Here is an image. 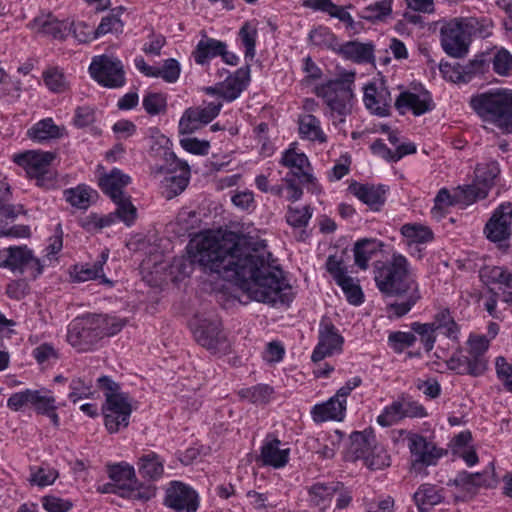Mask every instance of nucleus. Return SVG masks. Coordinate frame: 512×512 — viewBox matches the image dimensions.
Instances as JSON below:
<instances>
[{
	"instance_id": "7",
	"label": "nucleus",
	"mask_w": 512,
	"mask_h": 512,
	"mask_svg": "<svg viewBox=\"0 0 512 512\" xmlns=\"http://www.w3.org/2000/svg\"><path fill=\"white\" fill-rule=\"evenodd\" d=\"M190 325L195 340L202 347L213 352L224 351L228 348L221 320L214 313L196 315Z\"/></svg>"
},
{
	"instance_id": "1",
	"label": "nucleus",
	"mask_w": 512,
	"mask_h": 512,
	"mask_svg": "<svg viewBox=\"0 0 512 512\" xmlns=\"http://www.w3.org/2000/svg\"><path fill=\"white\" fill-rule=\"evenodd\" d=\"M194 261L204 272L235 281L253 300L277 306L292 301L291 286L275 264L264 240L226 233L202 234L194 241Z\"/></svg>"
},
{
	"instance_id": "11",
	"label": "nucleus",
	"mask_w": 512,
	"mask_h": 512,
	"mask_svg": "<svg viewBox=\"0 0 512 512\" xmlns=\"http://www.w3.org/2000/svg\"><path fill=\"white\" fill-rule=\"evenodd\" d=\"M91 77L100 85L119 88L125 84V72L120 60L107 55L95 57L90 66Z\"/></svg>"
},
{
	"instance_id": "51",
	"label": "nucleus",
	"mask_w": 512,
	"mask_h": 512,
	"mask_svg": "<svg viewBox=\"0 0 512 512\" xmlns=\"http://www.w3.org/2000/svg\"><path fill=\"white\" fill-rule=\"evenodd\" d=\"M273 389L264 384L256 385L251 388L239 391V396L254 404H265L269 401Z\"/></svg>"
},
{
	"instance_id": "27",
	"label": "nucleus",
	"mask_w": 512,
	"mask_h": 512,
	"mask_svg": "<svg viewBox=\"0 0 512 512\" xmlns=\"http://www.w3.org/2000/svg\"><path fill=\"white\" fill-rule=\"evenodd\" d=\"M346 411V400L338 398L335 394L328 401L317 404L312 409V416L316 422L328 420L340 421L344 418Z\"/></svg>"
},
{
	"instance_id": "59",
	"label": "nucleus",
	"mask_w": 512,
	"mask_h": 512,
	"mask_svg": "<svg viewBox=\"0 0 512 512\" xmlns=\"http://www.w3.org/2000/svg\"><path fill=\"white\" fill-rule=\"evenodd\" d=\"M71 392L68 397L71 401L76 403L78 400L89 398L92 395L91 381L85 382L81 378H75L70 383Z\"/></svg>"
},
{
	"instance_id": "47",
	"label": "nucleus",
	"mask_w": 512,
	"mask_h": 512,
	"mask_svg": "<svg viewBox=\"0 0 512 512\" xmlns=\"http://www.w3.org/2000/svg\"><path fill=\"white\" fill-rule=\"evenodd\" d=\"M401 233L411 243H427L433 239L431 229L420 224H405Z\"/></svg>"
},
{
	"instance_id": "54",
	"label": "nucleus",
	"mask_w": 512,
	"mask_h": 512,
	"mask_svg": "<svg viewBox=\"0 0 512 512\" xmlns=\"http://www.w3.org/2000/svg\"><path fill=\"white\" fill-rule=\"evenodd\" d=\"M123 22L116 14H110L102 18L100 24L95 29L96 37L104 36L108 33L119 34L123 32Z\"/></svg>"
},
{
	"instance_id": "32",
	"label": "nucleus",
	"mask_w": 512,
	"mask_h": 512,
	"mask_svg": "<svg viewBox=\"0 0 512 512\" xmlns=\"http://www.w3.org/2000/svg\"><path fill=\"white\" fill-rule=\"evenodd\" d=\"M304 6L314 11L327 13L329 16L345 23L351 30L355 29V22L350 13L344 7L336 5L331 0H306Z\"/></svg>"
},
{
	"instance_id": "16",
	"label": "nucleus",
	"mask_w": 512,
	"mask_h": 512,
	"mask_svg": "<svg viewBox=\"0 0 512 512\" xmlns=\"http://www.w3.org/2000/svg\"><path fill=\"white\" fill-rule=\"evenodd\" d=\"M222 108L221 102H210L205 106L186 109L179 121V133L191 134L202 126L210 123L218 116Z\"/></svg>"
},
{
	"instance_id": "36",
	"label": "nucleus",
	"mask_w": 512,
	"mask_h": 512,
	"mask_svg": "<svg viewBox=\"0 0 512 512\" xmlns=\"http://www.w3.org/2000/svg\"><path fill=\"white\" fill-rule=\"evenodd\" d=\"M350 453L355 460L365 459L367 454L373 448L376 442V437L372 431L365 430L363 432H353L350 436Z\"/></svg>"
},
{
	"instance_id": "26",
	"label": "nucleus",
	"mask_w": 512,
	"mask_h": 512,
	"mask_svg": "<svg viewBox=\"0 0 512 512\" xmlns=\"http://www.w3.org/2000/svg\"><path fill=\"white\" fill-rule=\"evenodd\" d=\"M349 190L373 210H379L385 202L386 189L383 185L354 183L349 186Z\"/></svg>"
},
{
	"instance_id": "52",
	"label": "nucleus",
	"mask_w": 512,
	"mask_h": 512,
	"mask_svg": "<svg viewBox=\"0 0 512 512\" xmlns=\"http://www.w3.org/2000/svg\"><path fill=\"white\" fill-rule=\"evenodd\" d=\"M142 105L149 115L155 116L165 113L167 100L161 93H148L144 96Z\"/></svg>"
},
{
	"instance_id": "31",
	"label": "nucleus",
	"mask_w": 512,
	"mask_h": 512,
	"mask_svg": "<svg viewBox=\"0 0 512 512\" xmlns=\"http://www.w3.org/2000/svg\"><path fill=\"white\" fill-rule=\"evenodd\" d=\"M130 181L131 179L127 174L114 168L99 179V186L102 191L113 200L124 195L123 188L126 187Z\"/></svg>"
},
{
	"instance_id": "4",
	"label": "nucleus",
	"mask_w": 512,
	"mask_h": 512,
	"mask_svg": "<svg viewBox=\"0 0 512 512\" xmlns=\"http://www.w3.org/2000/svg\"><path fill=\"white\" fill-rule=\"evenodd\" d=\"M354 80L355 73L345 71L339 77L329 80L316 88L317 96L324 99L332 117H339V123H343L345 117L352 111L354 99L352 87Z\"/></svg>"
},
{
	"instance_id": "10",
	"label": "nucleus",
	"mask_w": 512,
	"mask_h": 512,
	"mask_svg": "<svg viewBox=\"0 0 512 512\" xmlns=\"http://www.w3.org/2000/svg\"><path fill=\"white\" fill-rule=\"evenodd\" d=\"M101 340L95 314L74 319L68 326L67 341L80 352L91 350Z\"/></svg>"
},
{
	"instance_id": "57",
	"label": "nucleus",
	"mask_w": 512,
	"mask_h": 512,
	"mask_svg": "<svg viewBox=\"0 0 512 512\" xmlns=\"http://www.w3.org/2000/svg\"><path fill=\"white\" fill-rule=\"evenodd\" d=\"M239 36L242 40V43L245 47V57L246 58H254L255 56V44H256V36L257 30L255 27L251 26L250 23L246 22L239 31Z\"/></svg>"
},
{
	"instance_id": "49",
	"label": "nucleus",
	"mask_w": 512,
	"mask_h": 512,
	"mask_svg": "<svg viewBox=\"0 0 512 512\" xmlns=\"http://www.w3.org/2000/svg\"><path fill=\"white\" fill-rule=\"evenodd\" d=\"M468 354L472 360H481L484 364V372L487 370L488 361L485 358V353L489 348V340L486 336H473L468 339Z\"/></svg>"
},
{
	"instance_id": "8",
	"label": "nucleus",
	"mask_w": 512,
	"mask_h": 512,
	"mask_svg": "<svg viewBox=\"0 0 512 512\" xmlns=\"http://www.w3.org/2000/svg\"><path fill=\"white\" fill-rule=\"evenodd\" d=\"M56 155L53 152L26 151L14 156V161L22 166L30 178L36 180L39 187L49 189L55 184L54 174L49 167Z\"/></svg>"
},
{
	"instance_id": "2",
	"label": "nucleus",
	"mask_w": 512,
	"mask_h": 512,
	"mask_svg": "<svg viewBox=\"0 0 512 512\" xmlns=\"http://www.w3.org/2000/svg\"><path fill=\"white\" fill-rule=\"evenodd\" d=\"M375 282L380 292L386 296H406L405 301L387 305L389 318L403 317L421 299L418 283L410 272L408 260L401 254L394 253L390 261L376 264Z\"/></svg>"
},
{
	"instance_id": "12",
	"label": "nucleus",
	"mask_w": 512,
	"mask_h": 512,
	"mask_svg": "<svg viewBox=\"0 0 512 512\" xmlns=\"http://www.w3.org/2000/svg\"><path fill=\"white\" fill-rule=\"evenodd\" d=\"M427 412L423 405L402 394L397 400L386 406L377 417V423L382 427H389L404 418H423Z\"/></svg>"
},
{
	"instance_id": "24",
	"label": "nucleus",
	"mask_w": 512,
	"mask_h": 512,
	"mask_svg": "<svg viewBox=\"0 0 512 512\" xmlns=\"http://www.w3.org/2000/svg\"><path fill=\"white\" fill-rule=\"evenodd\" d=\"M250 81L249 67L239 68L233 75H230L221 83V98L227 102L236 100L246 89Z\"/></svg>"
},
{
	"instance_id": "9",
	"label": "nucleus",
	"mask_w": 512,
	"mask_h": 512,
	"mask_svg": "<svg viewBox=\"0 0 512 512\" xmlns=\"http://www.w3.org/2000/svg\"><path fill=\"white\" fill-rule=\"evenodd\" d=\"M500 173L497 162L478 164L475 168V178L472 184L458 187V198L466 205L487 197Z\"/></svg>"
},
{
	"instance_id": "30",
	"label": "nucleus",
	"mask_w": 512,
	"mask_h": 512,
	"mask_svg": "<svg viewBox=\"0 0 512 512\" xmlns=\"http://www.w3.org/2000/svg\"><path fill=\"white\" fill-rule=\"evenodd\" d=\"M447 367L459 375L478 377L484 374V364L481 360H472L462 352L455 353L447 361Z\"/></svg>"
},
{
	"instance_id": "50",
	"label": "nucleus",
	"mask_w": 512,
	"mask_h": 512,
	"mask_svg": "<svg viewBox=\"0 0 512 512\" xmlns=\"http://www.w3.org/2000/svg\"><path fill=\"white\" fill-rule=\"evenodd\" d=\"M365 465L371 470H380L390 466V456L387 451L376 442L372 450L364 459Z\"/></svg>"
},
{
	"instance_id": "64",
	"label": "nucleus",
	"mask_w": 512,
	"mask_h": 512,
	"mask_svg": "<svg viewBox=\"0 0 512 512\" xmlns=\"http://www.w3.org/2000/svg\"><path fill=\"white\" fill-rule=\"evenodd\" d=\"M33 393L36 394L37 399L31 400V405L34 406L37 413L46 415L52 408H56L53 396L40 390H33Z\"/></svg>"
},
{
	"instance_id": "39",
	"label": "nucleus",
	"mask_w": 512,
	"mask_h": 512,
	"mask_svg": "<svg viewBox=\"0 0 512 512\" xmlns=\"http://www.w3.org/2000/svg\"><path fill=\"white\" fill-rule=\"evenodd\" d=\"M97 192L85 185H79L64 191L65 199L73 207L86 210L94 200Z\"/></svg>"
},
{
	"instance_id": "38",
	"label": "nucleus",
	"mask_w": 512,
	"mask_h": 512,
	"mask_svg": "<svg viewBox=\"0 0 512 512\" xmlns=\"http://www.w3.org/2000/svg\"><path fill=\"white\" fill-rule=\"evenodd\" d=\"M109 477L120 489L134 490L137 485L134 468L130 465L115 464L109 468Z\"/></svg>"
},
{
	"instance_id": "56",
	"label": "nucleus",
	"mask_w": 512,
	"mask_h": 512,
	"mask_svg": "<svg viewBox=\"0 0 512 512\" xmlns=\"http://www.w3.org/2000/svg\"><path fill=\"white\" fill-rule=\"evenodd\" d=\"M411 328L415 333H417L420 336L425 350L427 352L431 351L436 341V330L433 327V325L431 323L414 322L411 325Z\"/></svg>"
},
{
	"instance_id": "15",
	"label": "nucleus",
	"mask_w": 512,
	"mask_h": 512,
	"mask_svg": "<svg viewBox=\"0 0 512 512\" xmlns=\"http://www.w3.org/2000/svg\"><path fill=\"white\" fill-rule=\"evenodd\" d=\"M343 343L344 338L334 324L328 318H323L319 325L318 344L311 355L312 361L320 362L326 357L340 353Z\"/></svg>"
},
{
	"instance_id": "22",
	"label": "nucleus",
	"mask_w": 512,
	"mask_h": 512,
	"mask_svg": "<svg viewBox=\"0 0 512 512\" xmlns=\"http://www.w3.org/2000/svg\"><path fill=\"white\" fill-rule=\"evenodd\" d=\"M170 158L175 159L176 167L180 169L179 175H168L163 180L164 195L172 199L181 194L187 187L190 177V169L186 162L176 159L174 153H169Z\"/></svg>"
},
{
	"instance_id": "34",
	"label": "nucleus",
	"mask_w": 512,
	"mask_h": 512,
	"mask_svg": "<svg viewBox=\"0 0 512 512\" xmlns=\"http://www.w3.org/2000/svg\"><path fill=\"white\" fill-rule=\"evenodd\" d=\"M442 492L443 489L429 483L420 485L413 495L419 512H428L433 506L442 503L444 500Z\"/></svg>"
},
{
	"instance_id": "61",
	"label": "nucleus",
	"mask_w": 512,
	"mask_h": 512,
	"mask_svg": "<svg viewBox=\"0 0 512 512\" xmlns=\"http://www.w3.org/2000/svg\"><path fill=\"white\" fill-rule=\"evenodd\" d=\"M180 75V66L177 60L170 58L165 60L162 68L156 69V76L161 77L167 82H175Z\"/></svg>"
},
{
	"instance_id": "41",
	"label": "nucleus",
	"mask_w": 512,
	"mask_h": 512,
	"mask_svg": "<svg viewBox=\"0 0 512 512\" xmlns=\"http://www.w3.org/2000/svg\"><path fill=\"white\" fill-rule=\"evenodd\" d=\"M435 330H443V333L452 340L458 339L459 326L454 321L448 309H442L434 316L431 322Z\"/></svg>"
},
{
	"instance_id": "37",
	"label": "nucleus",
	"mask_w": 512,
	"mask_h": 512,
	"mask_svg": "<svg viewBox=\"0 0 512 512\" xmlns=\"http://www.w3.org/2000/svg\"><path fill=\"white\" fill-rule=\"evenodd\" d=\"M27 134L32 140L43 142L60 138L62 136V129L55 125L51 118H46L34 124Z\"/></svg>"
},
{
	"instance_id": "3",
	"label": "nucleus",
	"mask_w": 512,
	"mask_h": 512,
	"mask_svg": "<svg viewBox=\"0 0 512 512\" xmlns=\"http://www.w3.org/2000/svg\"><path fill=\"white\" fill-rule=\"evenodd\" d=\"M470 105L484 121L496 126L502 133H512V90L497 89L477 94Z\"/></svg>"
},
{
	"instance_id": "46",
	"label": "nucleus",
	"mask_w": 512,
	"mask_h": 512,
	"mask_svg": "<svg viewBox=\"0 0 512 512\" xmlns=\"http://www.w3.org/2000/svg\"><path fill=\"white\" fill-rule=\"evenodd\" d=\"M113 202L117 206L115 212L113 213L115 214L116 219L118 218L126 225L130 226L135 221L137 216L136 207L132 204L130 196H126L124 194L117 199H113Z\"/></svg>"
},
{
	"instance_id": "14",
	"label": "nucleus",
	"mask_w": 512,
	"mask_h": 512,
	"mask_svg": "<svg viewBox=\"0 0 512 512\" xmlns=\"http://www.w3.org/2000/svg\"><path fill=\"white\" fill-rule=\"evenodd\" d=\"M0 259L2 265L11 270H19L20 272H30L36 278L43 271L44 264L33 257L31 250L27 246H12L1 252Z\"/></svg>"
},
{
	"instance_id": "33",
	"label": "nucleus",
	"mask_w": 512,
	"mask_h": 512,
	"mask_svg": "<svg viewBox=\"0 0 512 512\" xmlns=\"http://www.w3.org/2000/svg\"><path fill=\"white\" fill-rule=\"evenodd\" d=\"M226 47L224 42L203 34V37L192 52V56L197 64L204 65L208 63L209 60L219 56L223 48Z\"/></svg>"
},
{
	"instance_id": "13",
	"label": "nucleus",
	"mask_w": 512,
	"mask_h": 512,
	"mask_svg": "<svg viewBox=\"0 0 512 512\" xmlns=\"http://www.w3.org/2000/svg\"><path fill=\"white\" fill-rule=\"evenodd\" d=\"M512 203L500 204L492 213L484 227L486 238L502 247L512 234Z\"/></svg>"
},
{
	"instance_id": "55",
	"label": "nucleus",
	"mask_w": 512,
	"mask_h": 512,
	"mask_svg": "<svg viewBox=\"0 0 512 512\" xmlns=\"http://www.w3.org/2000/svg\"><path fill=\"white\" fill-rule=\"evenodd\" d=\"M312 211L309 206L303 208L289 207L286 215L287 223L293 227L303 228L308 225Z\"/></svg>"
},
{
	"instance_id": "21",
	"label": "nucleus",
	"mask_w": 512,
	"mask_h": 512,
	"mask_svg": "<svg viewBox=\"0 0 512 512\" xmlns=\"http://www.w3.org/2000/svg\"><path fill=\"white\" fill-rule=\"evenodd\" d=\"M395 107L401 114H404L403 109L408 108L414 115L420 116L431 111L434 108V103L427 91L421 94L406 91L399 94L395 101Z\"/></svg>"
},
{
	"instance_id": "44",
	"label": "nucleus",
	"mask_w": 512,
	"mask_h": 512,
	"mask_svg": "<svg viewBox=\"0 0 512 512\" xmlns=\"http://www.w3.org/2000/svg\"><path fill=\"white\" fill-rule=\"evenodd\" d=\"M95 319L99 326L101 339L117 334L127 323L126 319L118 318L116 316L95 315Z\"/></svg>"
},
{
	"instance_id": "23",
	"label": "nucleus",
	"mask_w": 512,
	"mask_h": 512,
	"mask_svg": "<svg viewBox=\"0 0 512 512\" xmlns=\"http://www.w3.org/2000/svg\"><path fill=\"white\" fill-rule=\"evenodd\" d=\"M392 99L386 88L377 89L374 84L365 87L364 103L365 106L378 116L389 115Z\"/></svg>"
},
{
	"instance_id": "20",
	"label": "nucleus",
	"mask_w": 512,
	"mask_h": 512,
	"mask_svg": "<svg viewBox=\"0 0 512 512\" xmlns=\"http://www.w3.org/2000/svg\"><path fill=\"white\" fill-rule=\"evenodd\" d=\"M29 27L32 31L43 36H51L54 39H64L71 31V25L66 21H59L51 14L35 17Z\"/></svg>"
},
{
	"instance_id": "53",
	"label": "nucleus",
	"mask_w": 512,
	"mask_h": 512,
	"mask_svg": "<svg viewBox=\"0 0 512 512\" xmlns=\"http://www.w3.org/2000/svg\"><path fill=\"white\" fill-rule=\"evenodd\" d=\"M459 191L455 195L456 200H453L449 191L446 188H442L438 191L435 197V205L431 209V214L436 219H441L444 215V208L454 205L457 201H461L458 198Z\"/></svg>"
},
{
	"instance_id": "6",
	"label": "nucleus",
	"mask_w": 512,
	"mask_h": 512,
	"mask_svg": "<svg viewBox=\"0 0 512 512\" xmlns=\"http://www.w3.org/2000/svg\"><path fill=\"white\" fill-rule=\"evenodd\" d=\"M475 32L472 18H454L445 22L441 29V46L451 57L462 58L469 50L471 36Z\"/></svg>"
},
{
	"instance_id": "45",
	"label": "nucleus",
	"mask_w": 512,
	"mask_h": 512,
	"mask_svg": "<svg viewBox=\"0 0 512 512\" xmlns=\"http://www.w3.org/2000/svg\"><path fill=\"white\" fill-rule=\"evenodd\" d=\"M336 283L341 287L350 304L360 305L364 301V294L357 279L347 275Z\"/></svg>"
},
{
	"instance_id": "63",
	"label": "nucleus",
	"mask_w": 512,
	"mask_h": 512,
	"mask_svg": "<svg viewBox=\"0 0 512 512\" xmlns=\"http://www.w3.org/2000/svg\"><path fill=\"white\" fill-rule=\"evenodd\" d=\"M389 343H391L396 351L401 352L405 348L411 347L415 341L416 337L413 333L410 332H393L388 337Z\"/></svg>"
},
{
	"instance_id": "42",
	"label": "nucleus",
	"mask_w": 512,
	"mask_h": 512,
	"mask_svg": "<svg viewBox=\"0 0 512 512\" xmlns=\"http://www.w3.org/2000/svg\"><path fill=\"white\" fill-rule=\"evenodd\" d=\"M163 463L154 452L143 455L140 458L139 473L149 479H157L163 474Z\"/></svg>"
},
{
	"instance_id": "58",
	"label": "nucleus",
	"mask_w": 512,
	"mask_h": 512,
	"mask_svg": "<svg viewBox=\"0 0 512 512\" xmlns=\"http://www.w3.org/2000/svg\"><path fill=\"white\" fill-rule=\"evenodd\" d=\"M44 82L53 92L61 93L67 89V82L64 74L57 68H51L44 72Z\"/></svg>"
},
{
	"instance_id": "60",
	"label": "nucleus",
	"mask_w": 512,
	"mask_h": 512,
	"mask_svg": "<svg viewBox=\"0 0 512 512\" xmlns=\"http://www.w3.org/2000/svg\"><path fill=\"white\" fill-rule=\"evenodd\" d=\"M487 68L488 64L482 57H476L466 65H461V70L463 72L462 82L467 83L471 81L474 76L484 74Z\"/></svg>"
},
{
	"instance_id": "35",
	"label": "nucleus",
	"mask_w": 512,
	"mask_h": 512,
	"mask_svg": "<svg viewBox=\"0 0 512 512\" xmlns=\"http://www.w3.org/2000/svg\"><path fill=\"white\" fill-rule=\"evenodd\" d=\"M298 124L301 138L320 143L327 141V136L321 129L320 120L314 115L305 114L300 116Z\"/></svg>"
},
{
	"instance_id": "48",
	"label": "nucleus",
	"mask_w": 512,
	"mask_h": 512,
	"mask_svg": "<svg viewBox=\"0 0 512 512\" xmlns=\"http://www.w3.org/2000/svg\"><path fill=\"white\" fill-rule=\"evenodd\" d=\"M109 251L104 250L100 258L93 263L92 265H85L80 268V270L76 273V278L78 281H88L97 279L104 276L103 266L108 259Z\"/></svg>"
},
{
	"instance_id": "43",
	"label": "nucleus",
	"mask_w": 512,
	"mask_h": 512,
	"mask_svg": "<svg viewBox=\"0 0 512 512\" xmlns=\"http://www.w3.org/2000/svg\"><path fill=\"white\" fill-rule=\"evenodd\" d=\"M392 12V1L381 0L364 7L360 12L362 19L375 22L381 21Z\"/></svg>"
},
{
	"instance_id": "40",
	"label": "nucleus",
	"mask_w": 512,
	"mask_h": 512,
	"mask_svg": "<svg viewBox=\"0 0 512 512\" xmlns=\"http://www.w3.org/2000/svg\"><path fill=\"white\" fill-rule=\"evenodd\" d=\"M341 489V482L316 483L310 488L311 501L316 506L326 507L334 494Z\"/></svg>"
},
{
	"instance_id": "5",
	"label": "nucleus",
	"mask_w": 512,
	"mask_h": 512,
	"mask_svg": "<svg viewBox=\"0 0 512 512\" xmlns=\"http://www.w3.org/2000/svg\"><path fill=\"white\" fill-rule=\"evenodd\" d=\"M98 384L105 390L103 414L105 427L110 433H116L129 425L132 413L131 400L128 394L120 391L119 385L107 376L98 379Z\"/></svg>"
},
{
	"instance_id": "29",
	"label": "nucleus",
	"mask_w": 512,
	"mask_h": 512,
	"mask_svg": "<svg viewBox=\"0 0 512 512\" xmlns=\"http://www.w3.org/2000/svg\"><path fill=\"white\" fill-rule=\"evenodd\" d=\"M337 53L343 58L356 63H371L374 60V46L372 43L348 41L339 46Z\"/></svg>"
},
{
	"instance_id": "17",
	"label": "nucleus",
	"mask_w": 512,
	"mask_h": 512,
	"mask_svg": "<svg viewBox=\"0 0 512 512\" xmlns=\"http://www.w3.org/2000/svg\"><path fill=\"white\" fill-rule=\"evenodd\" d=\"M164 502L177 512H195L199 506L195 490L179 481L171 482Z\"/></svg>"
},
{
	"instance_id": "25",
	"label": "nucleus",
	"mask_w": 512,
	"mask_h": 512,
	"mask_svg": "<svg viewBox=\"0 0 512 512\" xmlns=\"http://www.w3.org/2000/svg\"><path fill=\"white\" fill-rule=\"evenodd\" d=\"M281 441L268 435L261 448V459L265 465L274 468L285 466L289 460V448L281 449Z\"/></svg>"
},
{
	"instance_id": "62",
	"label": "nucleus",
	"mask_w": 512,
	"mask_h": 512,
	"mask_svg": "<svg viewBox=\"0 0 512 512\" xmlns=\"http://www.w3.org/2000/svg\"><path fill=\"white\" fill-rule=\"evenodd\" d=\"M497 377L503 382L504 387L512 392V364H508L502 356L496 358L495 362Z\"/></svg>"
},
{
	"instance_id": "28",
	"label": "nucleus",
	"mask_w": 512,
	"mask_h": 512,
	"mask_svg": "<svg viewBox=\"0 0 512 512\" xmlns=\"http://www.w3.org/2000/svg\"><path fill=\"white\" fill-rule=\"evenodd\" d=\"M384 243L376 238H362L353 247L354 262L362 270H366L369 261L382 250Z\"/></svg>"
},
{
	"instance_id": "18",
	"label": "nucleus",
	"mask_w": 512,
	"mask_h": 512,
	"mask_svg": "<svg viewBox=\"0 0 512 512\" xmlns=\"http://www.w3.org/2000/svg\"><path fill=\"white\" fill-rule=\"evenodd\" d=\"M408 448L414 457L413 466L422 464L425 466L435 465L437 460L442 456V451L436 446L428 442L425 437L409 433L407 435Z\"/></svg>"
},
{
	"instance_id": "19",
	"label": "nucleus",
	"mask_w": 512,
	"mask_h": 512,
	"mask_svg": "<svg viewBox=\"0 0 512 512\" xmlns=\"http://www.w3.org/2000/svg\"><path fill=\"white\" fill-rule=\"evenodd\" d=\"M280 163L292 170V173L303 184L316 185L315 177L310 173V162L308 157L302 153L297 152L295 147H290L283 152Z\"/></svg>"
}]
</instances>
